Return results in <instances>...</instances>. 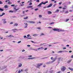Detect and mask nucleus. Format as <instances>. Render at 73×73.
I'll use <instances>...</instances> for the list:
<instances>
[{"instance_id":"f257e3e1","label":"nucleus","mask_w":73,"mask_h":73,"mask_svg":"<svg viewBox=\"0 0 73 73\" xmlns=\"http://www.w3.org/2000/svg\"><path fill=\"white\" fill-rule=\"evenodd\" d=\"M53 30L54 31H58V32H61V31H64L62 30L61 29H54Z\"/></svg>"},{"instance_id":"f03ea898","label":"nucleus","mask_w":73,"mask_h":73,"mask_svg":"<svg viewBox=\"0 0 73 73\" xmlns=\"http://www.w3.org/2000/svg\"><path fill=\"white\" fill-rule=\"evenodd\" d=\"M48 3V1H46L44 3V2H42L41 3H40L38 5V7H40V6H41L42 4H44V5H45V4H46V3Z\"/></svg>"},{"instance_id":"7ed1b4c3","label":"nucleus","mask_w":73,"mask_h":73,"mask_svg":"<svg viewBox=\"0 0 73 73\" xmlns=\"http://www.w3.org/2000/svg\"><path fill=\"white\" fill-rule=\"evenodd\" d=\"M42 63L37 64H36V68H39L40 69V68L41 66H42Z\"/></svg>"},{"instance_id":"20e7f679","label":"nucleus","mask_w":73,"mask_h":73,"mask_svg":"<svg viewBox=\"0 0 73 73\" xmlns=\"http://www.w3.org/2000/svg\"><path fill=\"white\" fill-rule=\"evenodd\" d=\"M2 21H3V24H5V23H7V21H6V19H2Z\"/></svg>"},{"instance_id":"39448f33","label":"nucleus","mask_w":73,"mask_h":73,"mask_svg":"<svg viewBox=\"0 0 73 73\" xmlns=\"http://www.w3.org/2000/svg\"><path fill=\"white\" fill-rule=\"evenodd\" d=\"M27 22H28V23H31V24H35V22L33 21H26Z\"/></svg>"},{"instance_id":"423d86ee","label":"nucleus","mask_w":73,"mask_h":73,"mask_svg":"<svg viewBox=\"0 0 73 73\" xmlns=\"http://www.w3.org/2000/svg\"><path fill=\"white\" fill-rule=\"evenodd\" d=\"M66 69V68L64 66H63V67L61 69L62 71L64 72V71H65V70Z\"/></svg>"},{"instance_id":"0eeeda50","label":"nucleus","mask_w":73,"mask_h":73,"mask_svg":"<svg viewBox=\"0 0 73 73\" xmlns=\"http://www.w3.org/2000/svg\"><path fill=\"white\" fill-rule=\"evenodd\" d=\"M24 24H25L26 26L25 27V28H27V27H28V24L27 23H24Z\"/></svg>"},{"instance_id":"6e6552de","label":"nucleus","mask_w":73,"mask_h":73,"mask_svg":"<svg viewBox=\"0 0 73 73\" xmlns=\"http://www.w3.org/2000/svg\"><path fill=\"white\" fill-rule=\"evenodd\" d=\"M52 5H53V4H52V3H51L47 7V8H49V7H52Z\"/></svg>"},{"instance_id":"1a4fd4ad","label":"nucleus","mask_w":73,"mask_h":73,"mask_svg":"<svg viewBox=\"0 0 73 73\" xmlns=\"http://www.w3.org/2000/svg\"><path fill=\"white\" fill-rule=\"evenodd\" d=\"M35 58H36L35 57H32V58H28L27 59L28 60H33V59H35Z\"/></svg>"},{"instance_id":"9d476101","label":"nucleus","mask_w":73,"mask_h":73,"mask_svg":"<svg viewBox=\"0 0 73 73\" xmlns=\"http://www.w3.org/2000/svg\"><path fill=\"white\" fill-rule=\"evenodd\" d=\"M51 64V61H50L46 63V64L47 65H48V64Z\"/></svg>"},{"instance_id":"9b49d317","label":"nucleus","mask_w":73,"mask_h":73,"mask_svg":"<svg viewBox=\"0 0 73 73\" xmlns=\"http://www.w3.org/2000/svg\"><path fill=\"white\" fill-rule=\"evenodd\" d=\"M16 30H17V29H12V31H13V32L15 33L16 32Z\"/></svg>"},{"instance_id":"f8f14e48","label":"nucleus","mask_w":73,"mask_h":73,"mask_svg":"<svg viewBox=\"0 0 73 73\" xmlns=\"http://www.w3.org/2000/svg\"><path fill=\"white\" fill-rule=\"evenodd\" d=\"M18 66L19 67H21V66H22V64L20 63H19Z\"/></svg>"},{"instance_id":"ddd939ff","label":"nucleus","mask_w":73,"mask_h":73,"mask_svg":"<svg viewBox=\"0 0 73 73\" xmlns=\"http://www.w3.org/2000/svg\"><path fill=\"white\" fill-rule=\"evenodd\" d=\"M57 59V56H56L55 57V58L53 60L55 61Z\"/></svg>"},{"instance_id":"4468645a","label":"nucleus","mask_w":73,"mask_h":73,"mask_svg":"<svg viewBox=\"0 0 73 73\" xmlns=\"http://www.w3.org/2000/svg\"><path fill=\"white\" fill-rule=\"evenodd\" d=\"M61 58H61V57H59L58 58V60L59 61H60V60H61V61H62V60H61Z\"/></svg>"},{"instance_id":"2eb2a0df","label":"nucleus","mask_w":73,"mask_h":73,"mask_svg":"<svg viewBox=\"0 0 73 73\" xmlns=\"http://www.w3.org/2000/svg\"><path fill=\"white\" fill-rule=\"evenodd\" d=\"M33 6H27V8H32Z\"/></svg>"},{"instance_id":"dca6fc26","label":"nucleus","mask_w":73,"mask_h":73,"mask_svg":"<svg viewBox=\"0 0 73 73\" xmlns=\"http://www.w3.org/2000/svg\"><path fill=\"white\" fill-rule=\"evenodd\" d=\"M21 72H23V69H21V70H19L18 71V73H21Z\"/></svg>"},{"instance_id":"f3484780","label":"nucleus","mask_w":73,"mask_h":73,"mask_svg":"<svg viewBox=\"0 0 73 73\" xmlns=\"http://www.w3.org/2000/svg\"><path fill=\"white\" fill-rule=\"evenodd\" d=\"M48 15H50V14H52V12L49 11H48Z\"/></svg>"},{"instance_id":"a211bd4d","label":"nucleus","mask_w":73,"mask_h":73,"mask_svg":"<svg viewBox=\"0 0 73 73\" xmlns=\"http://www.w3.org/2000/svg\"><path fill=\"white\" fill-rule=\"evenodd\" d=\"M69 19H66V20H65L64 21H65V22H67V21H69Z\"/></svg>"},{"instance_id":"6ab92c4d","label":"nucleus","mask_w":73,"mask_h":73,"mask_svg":"<svg viewBox=\"0 0 73 73\" xmlns=\"http://www.w3.org/2000/svg\"><path fill=\"white\" fill-rule=\"evenodd\" d=\"M14 9H15V11H18L19 9H16V8H14Z\"/></svg>"},{"instance_id":"aec40b11","label":"nucleus","mask_w":73,"mask_h":73,"mask_svg":"<svg viewBox=\"0 0 73 73\" xmlns=\"http://www.w3.org/2000/svg\"><path fill=\"white\" fill-rule=\"evenodd\" d=\"M49 73H53V70H51L49 71Z\"/></svg>"},{"instance_id":"412c9836","label":"nucleus","mask_w":73,"mask_h":73,"mask_svg":"<svg viewBox=\"0 0 73 73\" xmlns=\"http://www.w3.org/2000/svg\"><path fill=\"white\" fill-rule=\"evenodd\" d=\"M6 68L7 66H5L3 67V68L2 69H5V68Z\"/></svg>"},{"instance_id":"4be33fe9","label":"nucleus","mask_w":73,"mask_h":73,"mask_svg":"<svg viewBox=\"0 0 73 73\" xmlns=\"http://www.w3.org/2000/svg\"><path fill=\"white\" fill-rule=\"evenodd\" d=\"M28 17H24V20H26L28 19Z\"/></svg>"},{"instance_id":"5701e85b","label":"nucleus","mask_w":73,"mask_h":73,"mask_svg":"<svg viewBox=\"0 0 73 73\" xmlns=\"http://www.w3.org/2000/svg\"><path fill=\"white\" fill-rule=\"evenodd\" d=\"M62 51H61V50L59 51L58 52V53H62Z\"/></svg>"},{"instance_id":"b1692460","label":"nucleus","mask_w":73,"mask_h":73,"mask_svg":"<svg viewBox=\"0 0 73 73\" xmlns=\"http://www.w3.org/2000/svg\"><path fill=\"white\" fill-rule=\"evenodd\" d=\"M45 35V34L43 33H41V34H40V36H44Z\"/></svg>"},{"instance_id":"393cba45","label":"nucleus","mask_w":73,"mask_h":73,"mask_svg":"<svg viewBox=\"0 0 73 73\" xmlns=\"http://www.w3.org/2000/svg\"><path fill=\"white\" fill-rule=\"evenodd\" d=\"M4 8H8V6H7V5H5L4 6Z\"/></svg>"},{"instance_id":"a878e982","label":"nucleus","mask_w":73,"mask_h":73,"mask_svg":"<svg viewBox=\"0 0 73 73\" xmlns=\"http://www.w3.org/2000/svg\"><path fill=\"white\" fill-rule=\"evenodd\" d=\"M0 11H4V9L0 8Z\"/></svg>"},{"instance_id":"bb28decb","label":"nucleus","mask_w":73,"mask_h":73,"mask_svg":"<svg viewBox=\"0 0 73 73\" xmlns=\"http://www.w3.org/2000/svg\"><path fill=\"white\" fill-rule=\"evenodd\" d=\"M8 37H14V36L12 35H10L8 36Z\"/></svg>"},{"instance_id":"cd10ccee","label":"nucleus","mask_w":73,"mask_h":73,"mask_svg":"<svg viewBox=\"0 0 73 73\" xmlns=\"http://www.w3.org/2000/svg\"><path fill=\"white\" fill-rule=\"evenodd\" d=\"M71 61H72V60H69L68 61V62H67L68 63H70V62H71Z\"/></svg>"},{"instance_id":"c85d7f7f","label":"nucleus","mask_w":73,"mask_h":73,"mask_svg":"<svg viewBox=\"0 0 73 73\" xmlns=\"http://www.w3.org/2000/svg\"><path fill=\"white\" fill-rule=\"evenodd\" d=\"M33 36H38V35L37 34H35L34 35H33Z\"/></svg>"},{"instance_id":"c756f323","label":"nucleus","mask_w":73,"mask_h":73,"mask_svg":"<svg viewBox=\"0 0 73 73\" xmlns=\"http://www.w3.org/2000/svg\"><path fill=\"white\" fill-rule=\"evenodd\" d=\"M68 69H70V70H72V71H73V68H68Z\"/></svg>"},{"instance_id":"7c9ffc66","label":"nucleus","mask_w":73,"mask_h":73,"mask_svg":"<svg viewBox=\"0 0 73 73\" xmlns=\"http://www.w3.org/2000/svg\"><path fill=\"white\" fill-rule=\"evenodd\" d=\"M40 49H44V48H43V47L39 48H38L37 49H38V50Z\"/></svg>"},{"instance_id":"2f4dec72","label":"nucleus","mask_w":73,"mask_h":73,"mask_svg":"<svg viewBox=\"0 0 73 73\" xmlns=\"http://www.w3.org/2000/svg\"><path fill=\"white\" fill-rule=\"evenodd\" d=\"M18 25V24L17 23H15V24L14 25V26H17Z\"/></svg>"},{"instance_id":"473e14b6","label":"nucleus","mask_w":73,"mask_h":73,"mask_svg":"<svg viewBox=\"0 0 73 73\" xmlns=\"http://www.w3.org/2000/svg\"><path fill=\"white\" fill-rule=\"evenodd\" d=\"M62 52H68L67 51H66V50H63L62 51Z\"/></svg>"},{"instance_id":"72a5a7b5","label":"nucleus","mask_w":73,"mask_h":73,"mask_svg":"<svg viewBox=\"0 0 73 73\" xmlns=\"http://www.w3.org/2000/svg\"><path fill=\"white\" fill-rule=\"evenodd\" d=\"M13 12H14L13 11H11V10L9 11V13L11 12V13H12Z\"/></svg>"},{"instance_id":"f704fd0d","label":"nucleus","mask_w":73,"mask_h":73,"mask_svg":"<svg viewBox=\"0 0 73 73\" xmlns=\"http://www.w3.org/2000/svg\"><path fill=\"white\" fill-rule=\"evenodd\" d=\"M8 4H12V3L11 2H9L8 3Z\"/></svg>"},{"instance_id":"c9c22d12","label":"nucleus","mask_w":73,"mask_h":73,"mask_svg":"<svg viewBox=\"0 0 73 73\" xmlns=\"http://www.w3.org/2000/svg\"><path fill=\"white\" fill-rule=\"evenodd\" d=\"M59 12V10L57 9L56 11L55 12Z\"/></svg>"},{"instance_id":"e433bc0d","label":"nucleus","mask_w":73,"mask_h":73,"mask_svg":"<svg viewBox=\"0 0 73 73\" xmlns=\"http://www.w3.org/2000/svg\"><path fill=\"white\" fill-rule=\"evenodd\" d=\"M29 5H32V3H30L29 4Z\"/></svg>"},{"instance_id":"4c0bfd02","label":"nucleus","mask_w":73,"mask_h":73,"mask_svg":"<svg viewBox=\"0 0 73 73\" xmlns=\"http://www.w3.org/2000/svg\"><path fill=\"white\" fill-rule=\"evenodd\" d=\"M3 4V3L2 2V1H0V4Z\"/></svg>"},{"instance_id":"58836bf2","label":"nucleus","mask_w":73,"mask_h":73,"mask_svg":"<svg viewBox=\"0 0 73 73\" xmlns=\"http://www.w3.org/2000/svg\"><path fill=\"white\" fill-rule=\"evenodd\" d=\"M44 44H46V43H43V44H40V45H44Z\"/></svg>"},{"instance_id":"ea45409f","label":"nucleus","mask_w":73,"mask_h":73,"mask_svg":"<svg viewBox=\"0 0 73 73\" xmlns=\"http://www.w3.org/2000/svg\"><path fill=\"white\" fill-rule=\"evenodd\" d=\"M54 24V22H52L50 23V25H52V24Z\"/></svg>"},{"instance_id":"a19ab883","label":"nucleus","mask_w":73,"mask_h":73,"mask_svg":"<svg viewBox=\"0 0 73 73\" xmlns=\"http://www.w3.org/2000/svg\"><path fill=\"white\" fill-rule=\"evenodd\" d=\"M39 17L40 18H41V17H42V15H39Z\"/></svg>"},{"instance_id":"79ce46f5","label":"nucleus","mask_w":73,"mask_h":73,"mask_svg":"<svg viewBox=\"0 0 73 73\" xmlns=\"http://www.w3.org/2000/svg\"><path fill=\"white\" fill-rule=\"evenodd\" d=\"M48 58V57H45L43 58V59H45V58Z\"/></svg>"},{"instance_id":"37998d69","label":"nucleus","mask_w":73,"mask_h":73,"mask_svg":"<svg viewBox=\"0 0 73 73\" xmlns=\"http://www.w3.org/2000/svg\"><path fill=\"white\" fill-rule=\"evenodd\" d=\"M29 57H32V55H29L28 56Z\"/></svg>"},{"instance_id":"c03bdc74","label":"nucleus","mask_w":73,"mask_h":73,"mask_svg":"<svg viewBox=\"0 0 73 73\" xmlns=\"http://www.w3.org/2000/svg\"><path fill=\"white\" fill-rule=\"evenodd\" d=\"M62 4V2H60L59 3V5H61V4Z\"/></svg>"},{"instance_id":"a18cd8bd","label":"nucleus","mask_w":73,"mask_h":73,"mask_svg":"<svg viewBox=\"0 0 73 73\" xmlns=\"http://www.w3.org/2000/svg\"><path fill=\"white\" fill-rule=\"evenodd\" d=\"M37 29H39L40 30H41V28H40V27L37 28Z\"/></svg>"},{"instance_id":"49530a36","label":"nucleus","mask_w":73,"mask_h":73,"mask_svg":"<svg viewBox=\"0 0 73 73\" xmlns=\"http://www.w3.org/2000/svg\"><path fill=\"white\" fill-rule=\"evenodd\" d=\"M55 5H56V4H55L53 5V7H55Z\"/></svg>"},{"instance_id":"de8ad7c7","label":"nucleus","mask_w":73,"mask_h":73,"mask_svg":"<svg viewBox=\"0 0 73 73\" xmlns=\"http://www.w3.org/2000/svg\"><path fill=\"white\" fill-rule=\"evenodd\" d=\"M15 5V4H13V5H11V7H14Z\"/></svg>"},{"instance_id":"09e8293b","label":"nucleus","mask_w":73,"mask_h":73,"mask_svg":"<svg viewBox=\"0 0 73 73\" xmlns=\"http://www.w3.org/2000/svg\"><path fill=\"white\" fill-rule=\"evenodd\" d=\"M21 41H19L18 42V44H19V43H21Z\"/></svg>"},{"instance_id":"8fccbe9b","label":"nucleus","mask_w":73,"mask_h":73,"mask_svg":"<svg viewBox=\"0 0 73 73\" xmlns=\"http://www.w3.org/2000/svg\"><path fill=\"white\" fill-rule=\"evenodd\" d=\"M25 50L23 49L22 50V52H25Z\"/></svg>"},{"instance_id":"3c124183","label":"nucleus","mask_w":73,"mask_h":73,"mask_svg":"<svg viewBox=\"0 0 73 73\" xmlns=\"http://www.w3.org/2000/svg\"><path fill=\"white\" fill-rule=\"evenodd\" d=\"M68 12H68V11H66L65 12V13H68Z\"/></svg>"},{"instance_id":"603ef678","label":"nucleus","mask_w":73,"mask_h":73,"mask_svg":"<svg viewBox=\"0 0 73 73\" xmlns=\"http://www.w3.org/2000/svg\"><path fill=\"white\" fill-rule=\"evenodd\" d=\"M38 9V8H36L35 9V11H37Z\"/></svg>"},{"instance_id":"864d4df0","label":"nucleus","mask_w":73,"mask_h":73,"mask_svg":"<svg viewBox=\"0 0 73 73\" xmlns=\"http://www.w3.org/2000/svg\"><path fill=\"white\" fill-rule=\"evenodd\" d=\"M5 13H3L2 14V16H3V15H5Z\"/></svg>"},{"instance_id":"5fc2aeb1","label":"nucleus","mask_w":73,"mask_h":73,"mask_svg":"<svg viewBox=\"0 0 73 73\" xmlns=\"http://www.w3.org/2000/svg\"><path fill=\"white\" fill-rule=\"evenodd\" d=\"M66 49V47L63 48V49Z\"/></svg>"},{"instance_id":"6e6d98bb","label":"nucleus","mask_w":73,"mask_h":73,"mask_svg":"<svg viewBox=\"0 0 73 73\" xmlns=\"http://www.w3.org/2000/svg\"><path fill=\"white\" fill-rule=\"evenodd\" d=\"M66 9V7H63V9Z\"/></svg>"},{"instance_id":"4d7b16f0","label":"nucleus","mask_w":73,"mask_h":73,"mask_svg":"<svg viewBox=\"0 0 73 73\" xmlns=\"http://www.w3.org/2000/svg\"><path fill=\"white\" fill-rule=\"evenodd\" d=\"M36 2H40V1L39 0H37Z\"/></svg>"},{"instance_id":"13d9d810","label":"nucleus","mask_w":73,"mask_h":73,"mask_svg":"<svg viewBox=\"0 0 73 73\" xmlns=\"http://www.w3.org/2000/svg\"><path fill=\"white\" fill-rule=\"evenodd\" d=\"M27 46H28V47H30V46H31V45H27Z\"/></svg>"},{"instance_id":"bf43d9fd","label":"nucleus","mask_w":73,"mask_h":73,"mask_svg":"<svg viewBox=\"0 0 73 73\" xmlns=\"http://www.w3.org/2000/svg\"><path fill=\"white\" fill-rule=\"evenodd\" d=\"M13 24V22L10 23V24Z\"/></svg>"},{"instance_id":"052dcab7","label":"nucleus","mask_w":73,"mask_h":73,"mask_svg":"<svg viewBox=\"0 0 73 73\" xmlns=\"http://www.w3.org/2000/svg\"><path fill=\"white\" fill-rule=\"evenodd\" d=\"M21 6H23L24 5V4H22L21 5Z\"/></svg>"},{"instance_id":"680f3d73","label":"nucleus","mask_w":73,"mask_h":73,"mask_svg":"<svg viewBox=\"0 0 73 73\" xmlns=\"http://www.w3.org/2000/svg\"><path fill=\"white\" fill-rule=\"evenodd\" d=\"M58 42H56V43H53V44H58Z\"/></svg>"},{"instance_id":"e2e57ef3","label":"nucleus","mask_w":73,"mask_h":73,"mask_svg":"<svg viewBox=\"0 0 73 73\" xmlns=\"http://www.w3.org/2000/svg\"><path fill=\"white\" fill-rule=\"evenodd\" d=\"M69 53H71V52H72V51L70 50V51H69Z\"/></svg>"},{"instance_id":"0e129e2a","label":"nucleus","mask_w":73,"mask_h":73,"mask_svg":"<svg viewBox=\"0 0 73 73\" xmlns=\"http://www.w3.org/2000/svg\"><path fill=\"white\" fill-rule=\"evenodd\" d=\"M19 31H22V30H23V29H19Z\"/></svg>"},{"instance_id":"69168bd1","label":"nucleus","mask_w":73,"mask_h":73,"mask_svg":"<svg viewBox=\"0 0 73 73\" xmlns=\"http://www.w3.org/2000/svg\"><path fill=\"white\" fill-rule=\"evenodd\" d=\"M30 36V35L29 34H28V35H27V36L28 37H29V36Z\"/></svg>"},{"instance_id":"338daca9","label":"nucleus","mask_w":73,"mask_h":73,"mask_svg":"<svg viewBox=\"0 0 73 73\" xmlns=\"http://www.w3.org/2000/svg\"><path fill=\"white\" fill-rule=\"evenodd\" d=\"M47 8V7H43V8Z\"/></svg>"},{"instance_id":"774afa93","label":"nucleus","mask_w":73,"mask_h":73,"mask_svg":"<svg viewBox=\"0 0 73 73\" xmlns=\"http://www.w3.org/2000/svg\"><path fill=\"white\" fill-rule=\"evenodd\" d=\"M61 73V72L60 71H59L58 72H57L56 73Z\"/></svg>"}]
</instances>
